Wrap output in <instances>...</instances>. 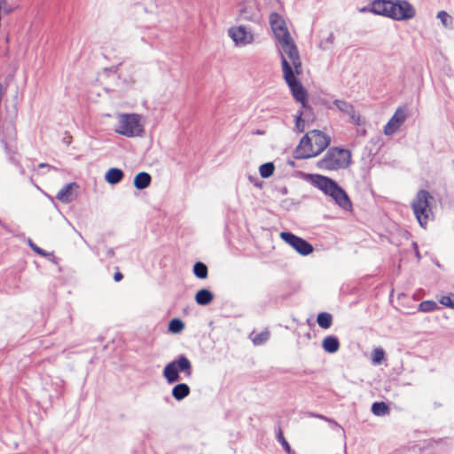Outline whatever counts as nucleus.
<instances>
[{"label": "nucleus", "instance_id": "nucleus-1", "mask_svg": "<svg viewBox=\"0 0 454 454\" xmlns=\"http://www.w3.org/2000/svg\"><path fill=\"white\" fill-rule=\"evenodd\" d=\"M281 46L279 55L283 77L288 85L294 98L300 102L303 108L309 110L308 106L307 90L301 81L296 77L302 73V64L298 48L294 42L290 33H286L282 40L278 41Z\"/></svg>", "mask_w": 454, "mask_h": 454}, {"label": "nucleus", "instance_id": "nucleus-2", "mask_svg": "<svg viewBox=\"0 0 454 454\" xmlns=\"http://www.w3.org/2000/svg\"><path fill=\"white\" fill-rule=\"evenodd\" d=\"M308 177L314 186L331 197L340 207L344 210L352 208L348 193L335 180L319 174H309Z\"/></svg>", "mask_w": 454, "mask_h": 454}, {"label": "nucleus", "instance_id": "nucleus-3", "mask_svg": "<svg viewBox=\"0 0 454 454\" xmlns=\"http://www.w3.org/2000/svg\"><path fill=\"white\" fill-rule=\"evenodd\" d=\"M351 162V153L348 149L331 147L324 157L317 163V167L324 170H338L347 168Z\"/></svg>", "mask_w": 454, "mask_h": 454}, {"label": "nucleus", "instance_id": "nucleus-4", "mask_svg": "<svg viewBox=\"0 0 454 454\" xmlns=\"http://www.w3.org/2000/svg\"><path fill=\"white\" fill-rule=\"evenodd\" d=\"M180 373H184L186 378L192 375V362L184 354L178 355L174 360L168 363L162 371V376L168 384L178 382L181 380Z\"/></svg>", "mask_w": 454, "mask_h": 454}, {"label": "nucleus", "instance_id": "nucleus-5", "mask_svg": "<svg viewBox=\"0 0 454 454\" xmlns=\"http://www.w3.org/2000/svg\"><path fill=\"white\" fill-rule=\"evenodd\" d=\"M115 132L127 137L142 136L144 128L140 123V116L137 114L121 115Z\"/></svg>", "mask_w": 454, "mask_h": 454}, {"label": "nucleus", "instance_id": "nucleus-6", "mask_svg": "<svg viewBox=\"0 0 454 454\" xmlns=\"http://www.w3.org/2000/svg\"><path fill=\"white\" fill-rule=\"evenodd\" d=\"M432 199L431 194L426 190H420L416 198L411 202V207L419 225L425 228L427 224L429 213V200Z\"/></svg>", "mask_w": 454, "mask_h": 454}, {"label": "nucleus", "instance_id": "nucleus-7", "mask_svg": "<svg viewBox=\"0 0 454 454\" xmlns=\"http://www.w3.org/2000/svg\"><path fill=\"white\" fill-rule=\"evenodd\" d=\"M280 238L299 254L307 256L314 251L313 246L306 239L289 231H281Z\"/></svg>", "mask_w": 454, "mask_h": 454}, {"label": "nucleus", "instance_id": "nucleus-8", "mask_svg": "<svg viewBox=\"0 0 454 454\" xmlns=\"http://www.w3.org/2000/svg\"><path fill=\"white\" fill-rule=\"evenodd\" d=\"M369 11L376 15L396 20V0H373Z\"/></svg>", "mask_w": 454, "mask_h": 454}, {"label": "nucleus", "instance_id": "nucleus-9", "mask_svg": "<svg viewBox=\"0 0 454 454\" xmlns=\"http://www.w3.org/2000/svg\"><path fill=\"white\" fill-rule=\"evenodd\" d=\"M317 149L314 147L313 139L309 132L306 133L300 140L299 145L294 152L295 159H309L317 156Z\"/></svg>", "mask_w": 454, "mask_h": 454}, {"label": "nucleus", "instance_id": "nucleus-10", "mask_svg": "<svg viewBox=\"0 0 454 454\" xmlns=\"http://www.w3.org/2000/svg\"><path fill=\"white\" fill-rule=\"evenodd\" d=\"M239 17L247 21H257L260 18L256 0H242L238 4Z\"/></svg>", "mask_w": 454, "mask_h": 454}, {"label": "nucleus", "instance_id": "nucleus-11", "mask_svg": "<svg viewBox=\"0 0 454 454\" xmlns=\"http://www.w3.org/2000/svg\"><path fill=\"white\" fill-rule=\"evenodd\" d=\"M406 116V107H398L395 110L394 115L390 118V120L384 127L385 135L390 136L396 132L397 129L401 127V125L404 122Z\"/></svg>", "mask_w": 454, "mask_h": 454}, {"label": "nucleus", "instance_id": "nucleus-12", "mask_svg": "<svg viewBox=\"0 0 454 454\" xmlns=\"http://www.w3.org/2000/svg\"><path fill=\"white\" fill-rule=\"evenodd\" d=\"M228 34L234 43L239 45H247L254 40L253 34L247 31L245 26L231 27Z\"/></svg>", "mask_w": 454, "mask_h": 454}, {"label": "nucleus", "instance_id": "nucleus-13", "mask_svg": "<svg viewBox=\"0 0 454 454\" xmlns=\"http://www.w3.org/2000/svg\"><path fill=\"white\" fill-rule=\"evenodd\" d=\"M270 23L271 29L274 33V35L278 41L282 40L286 33H289L288 28L286 26L285 20L278 13L272 12L270 15Z\"/></svg>", "mask_w": 454, "mask_h": 454}, {"label": "nucleus", "instance_id": "nucleus-14", "mask_svg": "<svg viewBox=\"0 0 454 454\" xmlns=\"http://www.w3.org/2000/svg\"><path fill=\"white\" fill-rule=\"evenodd\" d=\"M415 15V8L407 0H396V20H408Z\"/></svg>", "mask_w": 454, "mask_h": 454}, {"label": "nucleus", "instance_id": "nucleus-15", "mask_svg": "<svg viewBox=\"0 0 454 454\" xmlns=\"http://www.w3.org/2000/svg\"><path fill=\"white\" fill-rule=\"evenodd\" d=\"M311 139H313L314 147L317 149L319 155L324 152L331 143V137L319 129H313L309 131Z\"/></svg>", "mask_w": 454, "mask_h": 454}, {"label": "nucleus", "instance_id": "nucleus-16", "mask_svg": "<svg viewBox=\"0 0 454 454\" xmlns=\"http://www.w3.org/2000/svg\"><path fill=\"white\" fill-rule=\"evenodd\" d=\"M78 187L75 182L65 184L57 193L56 199L62 203H69L74 200L73 188Z\"/></svg>", "mask_w": 454, "mask_h": 454}, {"label": "nucleus", "instance_id": "nucleus-17", "mask_svg": "<svg viewBox=\"0 0 454 454\" xmlns=\"http://www.w3.org/2000/svg\"><path fill=\"white\" fill-rule=\"evenodd\" d=\"M176 383L171 389V395L176 401L181 402L190 395L191 388L186 383L179 381Z\"/></svg>", "mask_w": 454, "mask_h": 454}, {"label": "nucleus", "instance_id": "nucleus-18", "mask_svg": "<svg viewBox=\"0 0 454 454\" xmlns=\"http://www.w3.org/2000/svg\"><path fill=\"white\" fill-rule=\"evenodd\" d=\"M124 177V172L119 168H110L105 174V180L112 185L119 184Z\"/></svg>", "mask_w": 454, "mask_h": 454}, {"label": "nucleus", "instance_id": "nucleus-19", "mask_svg": "<svg viewBox=\"0 0 454 454\" xmlns=\"http://www.w3.org/2000/svg\"><path fill=\"white\" fill-rule=\"evenodd\" d=\"M151 175L147 172L141 171L135 176L133 184L136 189L144 190L151 184Z\"/></svg>", "mask_w": 454, "mask_h": 454}, {"label": "nucleus", "instance_id": "nucleus-20", "mask_svg": "<svg viewBox=\"0 0 454 454\" xmlns=\"http://www.w3.org/2000/svg\"><path fill=\"white\" fill-rule=\"evenodd\" d=\"M194 300L197 304L207 306L213 301L214 294L209 289L202 288L196 293Z\"/></svg>", "mask_w": 454, "mask_h": 454}, {"label": "nucleus", "instance_id": "nucleus-21", "mask_svg": "<svg viewBox=\"0 0 454 454\" xmlns=\"http://www.w3.org/2000/svg\"><path fill=\"white\" fill-rule=\"evenodd\" d=\"M323 349L329 353L333 354L337 352L340 348V341L336 336L328 335L322 341Z\"/></svg>", "mask_w": 454, "mask_h": 454}, {"label": "nucleus", "instance_id": "nucleus-22", "mask_svg": "<svg viewBox=\"0 0 454 454\" xmlns=\"http://www.w3.org/2000/svg\"><path fill=\"white\" fill-rule=\"evenodd\" d=\"M4 151H5V153L7 154L8 160L12 164H13L14 166L19 168L21 174H24L25 169L20 164V155H19L18 152L15 149L9 146L8 144L4 145Z\"/></svg>", "mask_w": 454, "mask_h": 454}, {"label": "nucleus", "instance_id": "nucleus-23", "mask_svg": "<svg viewBox=\"0 0 454 454\" xmlns=\"http://www.w3.org/2000/svg\"><path fill=\"white\" fill-rule=\"evenodd\" d=\"M192 272L199 279H205L208 275L207 266L202 262H197L194 263Z\"/></svg>", "mask_w": 454, "mask_h": 454}, {"label": "nucleus", "instance_id": "nucleus-24", "mask_svg": "<svg viewBox=\"0 0 454 454\" xmlns=\"http://www.w3.org/2000/svg\"><path fill=\"white\" fill-rule=\"evenodd\" d=\"M371 411L375 416H384L389 413L390 409L384 402H374Z\"/></svg>", "mask_w": 454, "mask_h": 454}, {"label": "nucleus", "instance_id": "nucleus-25", "mask_svg": "<svg viewBox=\"0 0 454 454\" xmlns=\"http://www.w3.org/2000/svg\"><path fill=\"white\" fill-rule=\"evenodd\" d=\"M317 322L323 329H328L333 324V316L328 312H320L317 315Z\"/></svg>", "mask_w": 454, "mask_h": 454}, {"label": "nucleus", "instance_id": "nucleus-26", "mask_svg": "<svg viewBox=\"0 0 454 454\" xmlns=\"http://www.w3.org/2000/svg\"><path fill=\"white\" fill-rule=\"evenodd\" d=\"M253 335H254V333H252L250 334L253 343L256 346H260V345L264 344L270 339V333L269 330H264L259 333H256L254 336H253Z\"/></svg>", "mask_w": 454, "mask_h": 454}, {"label": "nucleus", "instance_id": "nucleus-27", "mask_svg": "<svg viewBox=\"0 0 454 454\" xmlns=\"http://www.w3.org/2000/svg\"><path fill=\"white\" fill-rule=\"evenodd\" d=\"M307 118L306 112L298 111L295 115L294 130L297 133H302L305 130V119Z\"/></svg>", "mask_w": 454, "mask_h": 454}, {"label": "nucleus", "instance_id": "nucleus-28", "mask_svg": "<svg viewBox=\"0 0 454 454\" xmlns=\"http://www.w3.org/2000/svg\"><path fill=\"white\" fill-rule=\"evenodd\" d=\"M184 323L180 318H172L168 323V332L180 333L184 329Z\"/></svg>", "mask_w": 454, "mask_h": 454}, {"label": "nucleus", "instance_id": "nucleus-29", "mask_svg": "<svg viewBox=\"0 0 454 454\" xmlns=\"http://www.w3.org/2000/svg\"><path fill=\"white\" fill-rule=\"evenodd\" d=\"M275 166L273 162H266L260 166L259 173L262 178H268L274 173Z\"/></svg>", "mask_w": 454, "mask_h": 454}, {"label": "nucleus", "instance_id": "nucleus-30", "mask_svg": "<svg viewBox=\"0 0 454 454\" xmlns=\"http://www.w3.org/2000/svg\"><path fill=\"white\" fill-rule=\"evenodd\" d=\"M437 309V303L431 300L423 301L419 305V310L421 312H432L436 310Z\"/></svg>", "mask_w": 454, "mask_h": 454}, {"label": "nucleus", "instance_id": "nucleus-31", "mask_svg": "<svg viewBox=\"0 0 454 454\" xmlns=\"http://www.w3.org/2000/svg\"><path fill=\"white\" fill-rule=\"evenodd\" d=\"M436 17L438 19H440V20L444 27H452V22H453L452 17L447 12L440 11L437 13Z\"/></svg>", "mask_w": 454, "mask_h": 454}, {"label": "nucleus", "instance_id": "nucleus-32", "mask_svg": "<svg viewBox=\"0 0 454 454\" xmlns=\"http://www.w3.org/2000/svg\"><path fill=\"white\" fill-rule=\"evenodd\" d=\"M333 105L342 113L348 114V111H351L353 106L345 100L335 99L333 100Z\"/></svg>", "mask_w": 454, "mask_h": 454}, {"label": "nucleus", "instance_id": "nucleus-33", "mask_svg": "<svg viewBox=\"0 0 454 454\" xmlns=\"http://www.w3.org/2000/svg\"><path fill=\"white\" fill-rule=\"evenodd\" d=\"M28 246L35 254L41 256H51L54 258V254L52 252H47L43 250V248L35 245L30 239H28Z\"/></svg>", "mask_w": 454, "mask_h": 454}, {"label": "nucleus", "instance_id": "nucleus-34", "mask_svg": "<svg viewBox=\"0 0 454 454\" xmlns=\"http://www.w3.org/2000/svg\"><path fill=\"white\" fill-rule=\"evenodd\" d=\"M277 438H278V441L280 442V444L282 445V447L284 448L285 451L287 454H295V451L292 450V448L289 445L288 442L284 437L281 429L278 430Z\"/></svg>", "mask_w": 454, "mask_h": 454}, {"label": "nucleus", "instance_id": "nucleus-35", "mask_svg": "<svg viewBox=\"0 0 454 454\" xmlns=\"http://www.w3.org/2000/svg\"><path fill=\"white\" fill-rule=\"evenodd\" d=\"M385 357V351L382 348H376L372 351V361L375 364H380Z\"/></svg>", "mask_w": 454, "mask_h": 454}, {"label": "nucleus", "instance_id": "nucleus-36", "mask_svg": "<svg viewBox=\"0 0 454 454\" xmlns=\"http://www.w3.org/2000/svg\"><path fill=\"white\" fill-rule=\"evenodd\" d=\"M439 302H440V304H442L445 307L454 309V294L450 293L447 295H442L439 299Z\"/></svg>", "mask_w": 454, "mask_h": 454}, {"label": "nucleus", "instance_id": "nucleus-37", "mask_svg": "<svg viewBox=\"0 0 454 454\" xmlns=\"http://www.w3.org/2000/svg\"><path fill=\"white\" fill-rule=\"evenodd\" d=\"M349 116L351 122H353L356 126H360L362 124L360 114H357L353 106L351 111H348L347 114Z\"/></svg>", "mask_w": 454, "mask_h": 454}, {"label": "nucleus", "instance_id": "nucleus-38", "mask_svg": "<svg viewBox=\"0 0 454 454\" xmlns=\"http://www.w3.org/2000/svg\"><path fill=\"white\" fill-rule=\"evenodd\" d=\"M333 40H334V35L333 32H331L325 39H324L320 42V44H319L320 48H322L323 50L329 49V46L333 43Z\"/></svg>", "mask_w": 454, "mask_h": 454}, {"label": "nucleus", "instance_id": "nucleus-39", "mask_svg": "<svg viewBox=\"0 0 454 454\" xmlns=\"http://www.w3.org/2000/svg\"><path fill=\"white\" fill-rule=\"evenodd\" d=\"M306 415L309 416V417H311V418L320 419L325 420L326 422H332V419L327 418V417H325V416H324L322 414H318V413L313 412V411H307Z\"/></svg>", "mask_w": 454, "mask_h": 454}, {"label": "nucleus", "instance_id": "nucleus-40", "mask_svg": "<svg viewBox=\"0 0 454 454\" xmlns=\"http://www.w3.org/2000/svg\"><path fill=\"white\" fill-rule=\"evenodd\" d=\"M276 191L282 195L288 193V189L286 186L276 187Z\"/></svg>", "mask_w": 454, "mask_h": 454}, {"label": "nucleus", "instance_id": "nucleus-41", "mask_svg": "<svg viewBox=\"0 0 454 454\" xmlns=\"http://www.w3.org/2000/svg\"><path fill=\"white\" fill-rule=\"evenodd\" d=\"M328 423L332 426V427L333 429L337 428V429H339V430H340L342 432L344 431L342 427L340 424H338L335 420H333V419H332V422H328Z\"/></svg>", "mask_w": 454, "mask_h": 454}, {"label": "nucleus", "instance_id": "nucleus-42", "mask_svg": "<svg viewBox=\"0 0 454 454\" xmlns=\"http://www.w3.org/2000/svg\"><path fill=\"white\" fill-rule=\"evenodd\" d=\"M412 247H413V249L415 251L416 257L419 260L421 258V255L419 254V247H418L417 242H412Z\"/></svg>", "mask_w": 454, "mask_h": 454}, {"label": "nucleus", "instance_id": "nucleus-43", "mask_svg": "<svg viewBox=\"0 0 454 454\" xmlns=\"http://www.w3.org/2000/svg\"><path fill=\"white\" fill-rule=\"evenodd\" d=\"M123 278V275L121 272H120L119 270H117L114 274V279L115 282H119L121 281V279Z\"/></svg>", "mask_w": 454, "mask_h": 454}, {"label": "nucleus", "instance_id": "nucleus-44", "mask_svg": "<svg viewBox=\"0 0 454 454\" xmlns=\"http://www.w3.org/2000/svg\"><path fill=\"white\" fill-rule=\"evenodd\" d=\"M38 168H47L48 170H50V169L53 168V167H52V166H51V165H50V164H48V163H44V162H42V163L38 164Z\"/></svg>", "mask_w": 454, "mask_h": 454}, {"label": "nucleus", "instance_id": "nucleus-45", "mask_svg": "<svg viewBox=\"0 0 454 454\" xmlns=\"http://www.w3.org/2000/svg\"><path fill=\"white\" fill-rule=\"evenodd\" d=\"M114 254H114V248L110 247V248H108V249L106 250V255H107L108 257H114Z\"/></svg>", "mask_w": 454, "mask_h": 454}, {"label": "nucleus", "instance_id": "nucleus-46", "mask_svg": "<svg viewBox=\"0 0 454 454\" xmlns=\"http://www.w3.org/2000/svg\"><path fill=\"white\" fill-rule=\"evenodd\" d=\"M357 134L360 135V136H365L366 129L364 128L357 129Z\"/></svg>", "mask_w": 454, "mask_h": 454}, {"label": "nucleus", "instance_id": "nucleus-47", "mask_svg": "<svg viewBox=\"0 0 454 454\" xmlns=\"http://www.w3.org/2000/svg\"><path fill=\"white\" fill-rule=\"evenodd\" d=\"M44 257H45V258H47L49 261H51V262H54V263H56V262H57V258H56V256H55V255H54V258H53V257H51V256H44Z\"/></svg>", "mask_w": 454, "mask_h": 454}, {"label": "nucleus", "instance_id": "nucleus-48", "mask_svg": "<svg viewBox=\"0 0 454 454\" xmlns=\"http://www.w3.org/2000/svg\"><path fill=\"white\" fill-rule=\"evenodd\" d=\"M64 143H66L67 145H69L71 143V137H69L68 139L64 138Z\"/></svg>", "mask_w": 454, "mask_h": 454}, {"label": "nucleus", "instance_id": "nucleus-49", "mask_svg": "<svg viewBox=\"0 0 454 454\" xmlns=\"http://www.w3.org/2000/svg\"><path fill=\"white\" fill-rule=\"evenodd\" d=\"M12 11V8H10V9H5V10H4V12H5L6 13H10Z\"/></svg>", "mask_w": 454, "mask_h": 454}, {"label": "nucleus", "instance_id": "nucleus-50", "mask_svg": "<svg viewBox=\"0 0 454 454\" xmlns=\"http://www.w3.org/2000/svg\"><path fill=\"white\" fill-rule=\"evenodd\" d=\"M263 133H264V132H263V131H262V130H257V131L255 132V134H260V135H261V134H263Z\"/></svg>", "mask_w": 454, "mask_h": 454}]
</instances>
